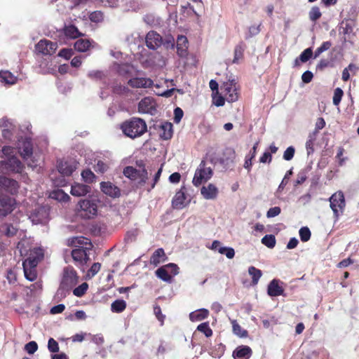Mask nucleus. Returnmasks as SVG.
<instances>
[{
    "mask_svg": "<svg viewBox=\"0 0 359 359\" xmlns=\"http://www.w3.org/2000/svg\"><path fill=\"white\" fill-rule=\"evenodd\" d=\"M179 267L174 263H169L158 268L155 273L156 276L163 281L171 283L172 277L179 273Z\"/></svg>",
    "mask_w": 359,
    "mask_h": 359,
    "instance_id": "nucleus-3",
    "label": "nucleus"
},
{
    "mask_svg": "<svg viewBox=\"0 0 359 359\" xmlns=\"http://www.w3.org/2000/svg\"><path fill=\"white\" fill-rule=\"evenodd\" d=\"M81 176L86 183L93 182L95 178V174L90 169L83 170Z\"/></svg>",
    "mask_w": 359,
    "mask_h": 359,
    "instance_id": "nucleus-49",
    "label": "nucleus"
},
{
    "mask_svg": "<svg viewBox=\"0 0 359 359\" xmlns=\"http://www.w3.org/2000/svg\"><path fill=\"white\" fill-rule=\"evenodd\" d=\"M123 175L131 180H139L138 184L142 186L146 184L148 180L147 169L137 170L133 166H126L123 171Z\"/></svg>",
    "mask_w": 359,
    "mask_h": 359,
    "instance_id": "nucleus-6",
    "label": "nucleus"
},
{
    "mask_svg": "<svg viewBox=\"0 0 359 359\" xmlns=\"http://www.w3.org/2000/svg\"><path fill=\"white\" fill-rule=\"evenodd\" d=\"M88 288V285L86 283H83L81 285L74 288L73 290L74 295L81 297L83 296Z\"/></svg>",
    "mask_w": 359,
    "mask_h": 359,
    "instance_id": "nucleus-48",
    "label": "nucleus"
},
{
    "mask_svg": "<svg viewBox=\"0 0 359 359\" xmlns=\"http://www.w3.org/2000/svg\"><path fill=\"white\" fill-rule=\"evenodd\" d=\"M18 149L23 159H28L33 154V144L32 140L27 137H22L18 140Z\"/></svg>",
    "mask_w": 359,
    "mask_h": 359,
    "instance_id": "nucleus-14",
    "label": "nucleus"
},
{
    "mask_svg": "<svg viewBox=\"0 0 359 359\" xmlns=\"http://www.w3.org/2000/svg\"><path fill=\"white\" fill-rule=\"evenodd\" d=\"M344 95V92L340 88H337L334 91L332 102L336 106L339 105Z\"/></svg>",
    "mask_w": 359,
    "mask_h": 359,
    "instance_id": "nucleus-51",
    "label": "nucleus"
},
{
    "mask_svg": "<svg viewBox=\"0 0 359 359\" xmlns=\"http://www.w3.org/2000/svg\"><path fill=\"white\" fill-rule=\"evenodd\" d=\"M218 252L222 255H225L229 259L233 258L235 255V251L232 248L222 247L218 249Z\"/></svg>",
    "mask_w": 359,
    "mask_h": 359,
    "instance_id": "nucleus-52",
    "label": "nucleus"
},
{
    "mask_svg": "<svg viewBox=\"0 0 359 359\" xmlns=\"http://www.w3.org/2000/svg\"><path fill=\"white\" fill-rule=\"evenodd\" d=\"M308 168L303 169L299 172L297 179L294 182V186H298L303 184L307 179Z\"/></svg>",
    "mask_w": 359,
    "mask_h": 359,
    "instance_id": "nucleus-46",
    "label": "nucleus"
},
{
    "mask_svg": "<svg viewBox=\"0 0 359 359\" xmlns=\"http://www.w3.org/2000/svg\"><path fill=\"white\" fill-rule=\"evenodd\" d=\"M44 258L43 250L41 248H34L30 251L28 257L24 262L29 263L32 266H37Z\"/></svg>",
    "mask_w": 359,
    "mask_h": 359,
    "instance_id": "nucleus-19",
    "label": "nucleus"
},
{
    "mask_svg": "<svg viewBox=\"0 0 359 359\" xmlns=\"http://www.w3.org/2000/svg\"><path fill=\"white\" fill-rule=\"evenodd\" d=\"M160 137L168 140L172 137V124L170 122H164L160 126Z\"/></svg>",
    "mask_w": 359,
    "mask_h": 359,
    "instance_id": "nucleus-30",
    "label": "nucleus"
},
{
    "mask_svg": "<svg viewBox=\"0 0 359 359\" xmlns=\"http://www.w3.org/2000/svg\"><path fill=\"white\" fill-rule=\"evenodd\" d=\"M50 196L51 198L61 202H67L70 199L69 196L62 189H57L53 191Z\"/></svg>",
    "mask_w": 359,
    "mask_h": 359,
    "instance_id": "nucleus-39",
    "label": "nucleus"
},
{
    "mask_svg": "<svg viewBox=\"0 0 359 359\" xmlns=\"http://www.w3.org/2000/svg\"><path fill=\"white\" fill-rule=\"evenodd\" d=\"M233 332L239 337H246L248 336V331L243 330L241 326L237 323L236 320H231Z\"/></svg>",
    "mask_w": 359,
    "mask_h": 359,
    "instance_id": "nucleus-40",
    "label": "nucleus"
},
{
    "mask_svg": "<svg viewBox=\"0 0 359 359\" xmlns=\"http://www.w3.org/2000/svg\"><path fill=\"white\" fill-rule=\"evenodd\" d=\"M80 216L85 219H90L94 217L97 212V204L90 200L84 199L79 203Z\"/></svg>",
    "mask_w": 359,
    "mask_h": 359,
    "instance_id": "nucleus-5",
    "label": "nucleus"
},
{
    "mask_svg": "<svg viewBox=\"0 0 359 359\" xmlns=\"http://www.w3.org/2000/svg\"><path fill=\"white\" fill-rule=\"evenodd\" d=\"M123 133L132 139L142 136L147 130L146 122L140 118L133 117L121 124Z\"/></svg>",
    "mask_w": 359,
    "mask_h": 359,
    "instance_id": "nucleus-1",
    "label": "nucleus"
},
{
    "mask_svg": "<svg viewBox=\"0 0 359 359\" xmlns=\"http://www.w3.org/2000/svg\"><path fill=\"white\" fill-rule=\"evenodd\" d=\"M223 156L220 158L219 162L224 165L233 163L236 158V152L233 149L228 147L223 151Z\"/></svg>",
    "mask_w": 359,
    "mask_h": 359,
    "instance_id": "nucleus-31",
    "label": "nucleus"
},
{
    "mask_svg": "<svg viewBox=\"0 0 359 359\" xmlns=\"http://www.w3.org/2000/svg\"><path fill=\"white\" fill-rule=\"evenodd\" d=\"M91 191V187L88 185L75 183L71 187V194L74 196H83L87 194L90 193Z\"/></svg>",
    "mask_w": 359,
    "mask_h": 359,
    "instance_id": "nucleus-25",
    "label": "nucleus"
},
{
    "mask_svg": "<svg viewBox=\"0 0 359 359\" xmlns=\"http://www.w3.org/2000/svg\"><path fill=\"white\" fill-rule=\"evenodd\" d=\"M13 128H4L2 130V137L4 139L8 141H11L13 137Z\"/></svg>",
    "mask_w": 359,
    "mask_h": 359,
    "instance_id": "nucleus-61",
    "label": "nucleus"
},
{
    "mask_svg": "<svg viewBox=\"0 0 359 359\" xmlns=\"http://www.w3.org/2000/svg\"><path fill=\"white\" fill-rule=\"evenodd\" d=\"M184 115V112L182 109L180 107H176L174 110V121L175 123H179L181 119L182 118V116Z\"/></svg>",
    "mask_w": 359,
    "mask_h": 359,
    "instance_id": "nucleus-64",
    "label": "nucleus"
},
{
    "mask_svg": "<svg viewBox=\"0 0 359 359\" xmlns=\"http://www.w3.org/2000/svg\"><path fill=\"white\" fill-rule=\"evenodd\" d=\"M168 257L163 248L156 250L150 257V264L157 266L161 262L166 261Z\"/></svg>",
    "mask_w": 359,
    "mask_h": 359,
    "instance_id": "nucleus-27",
    "label": "nucleus"
},
{
    "mask_svg": "<svg viewBox=\"0 0 359 359\" xmlns=\"http://www.w3.org/2000/svg\"><path fill=\"white\" fill-rule=\"evenodd\" d=\"M18 182L6 177H0V194L15 195L19 189Z\"/></svg>",
    "mask_w": 359,
    "mask_h": 359,
    "instance_id": "nucleus-8",
    "label": "nucleus"
},
{
    "mask_svg": "<svg viewBox=\"0 0 359 359\" xmlns=\"http://www.w3.org/2000/svg\"><path fill=\"white\" fill-rule=\"evenodd\" d=\"M221 90L228 102H233L238 100V89L236 88V83L233 80L224 83Z\"/></svg>",
    "mask_w": 359,
    "mask_h": 359,
    "instance_id": "nucleus-10",
    "label": "nucleus"
},
{
    "mask_svg": "<svg viewBox=\"0 0 359 359\" xmlns=\"http://www.w3.org/2000/svg\"><path fill=\"white\" fill-rule=\"evenodd\" d=\"M248 273L252 278V284L253 285H256L262 276V271L253 266H251L248 268Z\"/></svg>",
    "mask_w": 359,
    "mask_h": 359,
    "instance_id": "nucleus-37",
    "label": "nucleus"
},
{
    "mask_svg": "<svg viewBox=\"0 0 359 359\" xmlns=\"http://www.w3.org/2000/svg\"><path fill=\"white\" fill-rule=\"evenodd\" d=\"M252 355V348L246 345L238 346L232 353L234 359H250Z\"/></svg>",
    "mask_w": 359,
    "mask_h": 359,
    "instance_id": "nucleus-20",
    "label": "nucleus"
},
{
    "mask_svg": "<svg viewBox=\"0 0 359 359\" xmlns=\"http://www.w3.org/2000/svg\"><path fill=\"white\" fill-rule=\"evenodd\" d=\"M201 192L205 199H215L218 194V189L214 184H209L207 187H203Z\"/></svg>",
    "mask_w": 359,
    "mask_h": 359,
    "instance_id": "nucleus-29",
    "label": "nucleus"
},
{
    "mask_svg": "<svg viewBox=\"0 0 359 359\" xmlns=\"http://www.w3.org/2000/svg\"><path fill=\"white\" fill-rule=\"evenodd\" d=\"M332 46L331 41H324L320 47H318L314 53V58L318 57L322 53L329 50Z\"/></svg>",
    "mask_w": 359,
    "mask_h": 359,
    "instance_id": "nucleus-45",
    "label": "nucleus"
},
{
    "mask_svg": "<svg viewBox=\"0 0 359 359\" xmlns=\"http://www.w3.org/2000/svg\"><path fill=\"white\" fill-rule=\"evenodd\" d=\"M321 15L322 13L318 6H313L309 13V19L312 22H316L320 18Z\"/></svg>",
    "mask_w": 359,
    "mask_h": 359,
    "instance_id": "nucleus-44",
    "label": "nucleus"
},
{
    "mask_svg": "<svg viewBox=\"0 0 359 359\" xmlns=\"http://www.w3.org/2000/svg\"><path fill=\"white\" fill-rule=\"evenodd\" d=\"M76 169V163L75 161H60L57 165L58 171L63 175L70 176Z\"/></svg>",
    "mask_w": 359,
    "mask_h": 359,
    "instance_id": "nucleus-22",
    "label": "nucleus"
},
{
    "mask_svg": "<svg viewBox=\"0 0 359 359\" xmlns=\"http://www.w3.org/2000/svg\"><path fill=\"white\" fill-rule=\"evenodd\" d=\"M0 81L6 84H14L17 81V77L8 71H0Z\"/></svg>",
    "mask_w": 359,
    "mask_h": 359,
    "instance_id": "nucleus-36",
    "label": "nucleus"
},
{
    "mask_svg": "<svg viewBox=\"0 0 359 359\" xmlns=\"http://www.w3.org/2000/svg\"><path fill=\"white\" fill-rule=\"evenodd\" d=\"M209 316V311L206 309H198L189 314V319L192 322L201 321L207 318Z\"/></svg>",
    "mask_w": 359,
    "mask_h": 359,
    "instance_id": "nucleus-33",
    "label": "nucleus"
},
{
    "mask_svg": "<svg viewBox=\"0 0 359 359\" xmlns=\"http://www.w3.org/2000/svg\"><path fill=\"white\" fill-rule=\"evenodd\" d=\"M281 212L280 208L276 206L273 208H271L266 213L267 217H274L278 216Z\"/></svg>",
    "mask_w": 359,
    "mask_h": 359,
    "instance_id": "nucleus-63",
    "label": "nucleus"
},
{
    "mask_svg": "<svg viewBox=\"0 0 359 359\" xmlns=\"http://www.w3.org/2000/svg\"><path fill=\"white\" fill-rule=\"evenodd\" d=\"M90 247L79 246L72 251V257L77 266H83L89 260L88 251L90 250Z\"/></svg>",
    "mask_w": 359,
    "mask_h": 359,
    "instance_id": "nucleus-12",
    "label": "nucleus"
},
{
    "mask_svg": "<svg viewBox=\"0 0 359 359\" xmlns=\"http://www.w3.org/2000/svg\"><path fill=\"white\" fill-rule=\"evenodd\" d=\"M79 280L76 271L72 266H67L63 271V276L61 281V287L70 289L76 285Z\"/></svg>",
    "mask_w": 359,
    "mask_h": 359,
    "instance_id": "nucleus-7",
    "label": "nucleus"
},
{
    "mask_svg": "<svg viewBox=\"0 0 359 359\" xmlns=\"http://www.w3.org/2000/svg\"><path fill=\"white\" fill-rule=\"evenodd\" d=\"M163 40L161 36L156 32L150 31L146 36V45L151 50H156L162 44Z\"/></svg>",
    "mask_w": 359,
    "mask_h": 359,
    "instance_id": "nucleus-17",
    "label": "nucleus"
},
{
    "mask_svg": "<svg viewBox=\"0 0 359 359\" xmlns=\"http://www.w3.org/2000/svg\"><path fill=\"white\" fill-rule=\"evenodd\" d=\"M330 208L333 211L334 217L337 219L343 213L346 205L344 196L342 191H338L332 195L330 198Z\"/></svg>",
    "mask_w": 359,
    "mask_h": 359,
    "instance_id": "nucleus-4",
    "label": "nucleus"
},
{
    "mask_svg": "<svg viewBox=\"0 0 359 359\" xmlns=\"http://www.w3.org/2000/svg\"><path fill=\"white\" fill-rule=\"evenodd\" d=\"M101 264L98 262L94 263L88 271V275L94 276L100 270Z\"/></svg>",
    "mask_w": 359,
    "mask_h": 359,
    "instance_id": "nucleus-62",
    "label": "nucleus"
},
{
    "mask_svg": "<svg viewBox=\"0 0 359 359\" xmlns=\"http://www.w3.org/2000/svg\"><path fill=\"white\" fill-rule=\"evenodd\" d=\"M154 313L156 318L161 323V325H163L165 316L162 313L161 309L159 305L156 304L154 306Z\"/></svg>",
    "mask_w": 359,
    "mask_h": 359,
    "instance_id": "nucleus-54",
    "label": "nucleus"
},
{
    "mask_svg": "<svg viewBox=\"0 0 359 359\" xmlns=\"http://www.w3.org/2000/svg\"><path fill=\"white\" fill-rule=\"evenodd\" d=\"M299 233L300 239L302 242H307L311 238V231L306 226L302 227L299 229Z\"/></svg>",
    "mask_w": 359,
    "mask_h": 359,
    "instance_id": "nucleus-47",
    "label": "nucleus"
},
{
    "mask_svg": "<svg viewBox=\"0 0 359 359\" xmlns=\"http://www.w3.org/2000/svg\"><path fill=\"white\" fill-rule=\"evenodd\" d=\"M57 48V43L48 39H41L36 45L37 53L44 55H53Z\"/></svg>",
    "mask_w": 359,
    "mask_h": 359,
    "instance_id": "nucleus-13",
    "label": "nucleus"
},
{
    "mask_svg": "<svg viewBox=\"0 0 359 359\" xmlns=\"http://www.w3.org/2000/svg\"><path fill=\"white\" fill-rule=\"evenodd\" d=\"M295 153V149L293 147L290 146L286 149L283 154V158L285 161H290L293 158Z\"/></svg>",
    "mask_w": 359,
    "mask_h": 359,
    "instance_id": "nucleus-58",
    "label": "nucleus"
},
{
    "mask_svg": "<svg viewBox=\"0 0 359 359\" xmlns=\"http://www.w3.org/2000/svg\"><path fill=\"white\" fill-rule=\"evenodd\" d=\"M103 13L100 11H95L90 13L89 19L93 22H100L103 20Z\"/></svg>",
    "mask_w": 359,
    "mask_h": 359,
    "instance_id": "nucleus-50",
    "label": "nucleus"
},
{
    "mask_svg": "<svg viewBox=\"0 0 359 359\" xmlns=\"http://www.w3.org/2000/svg\"><path fill=\"white\" fill-rule=\"evenodd\" d=\"M276 238L275 236L272 234H267L265 235L262 238V243L264 244L265 246L268 247L269 248H273L276 245Z\"/></svg>",
    "mask_w": 359,
    "mask_h": 359,
    "instance_id": "nucleus-42",
    "label": "nucleus"
},
{
    "mask_svg": "<svg viewBox=\"0 0 359 359\" xmlns=\"http://www.w3.org/2000/svg\"><path fill=\"white\" fill-rule=\"evenodd\" d=\"M48 348L51 353H57L59 351L58 343L53 339L50 338L48 342Z\"/></svg>",
    "mask_w": 359,
    "mask_h": 359,
    "instance_id": "nucleus-56",
    "label": "nucleus"
},
{
    "mask_svg": "<svg viewBox=\"0 0 359 359\" xmlns=\"http://www.w3.org/2000/svg\"><path fill=\"white\" fill-rule=\"evenodd\" d=\"M15 200L7 194H0V217L11 214L15 208Z\"/></svg>",
    "mask_w": 359,
    "mask_h": 359,
    "instance_id": "nucleus-9",
    "label": "nucleus"
},
{
    "mask_svg": "<svg viewBox=\"0 0 359 359\" xmlns=\"http://www.w3.org/2000/svg\"><path fill=\"white\" fill-rule=\"evenodd\" d=\"M246 48V46L243 41L239 42L234 48V55L233 63H238L243 59L244 51Z\"/></svg>",
    "mask_w": 359,
    "mask_h": 359,
    "instance_id": "nucleus-32",
    "label": "nucleus"
},
{
    "mask_svg": "<svg viewBox=\"0 0 359 359\" xmlns=\"http://www.w3.org/2000/svg\"><path fill=\"white\" fill-rule=\"evenodd\" d=\"M185 200V192L183 189H181L173 197L172 200V205L175 209H182L184 206Z\"/></svg>",
    "mask_w": 359,
    "mask_h": 359,
    "instance_id": "nucleus-28",
    "label": "nucleus"
},
{
    "mask_svg": "<svg viewBox=\"0 0 359 359\" xmlns=\"http://www.w3.org/2000/svg\"><path fill=\"white\" fill-rule=\"evenodd\" d=\"M25 277L29 281H34L37 278V266H32L26 262H22Z\"/></svg>",
    "mask_w": 359,
    "mask_h": 359,
    "instance_id": "nucleus-26",
    "label": "nucleus"
},
{
    "mask_svg": "<svg viewBox=\"0 0 359 359\" xmlns=\"http://www.w3.org/2000/svg\"><path fill=\"white\" fill-rule=\"evenodd\" d=\"M313 55L311 48L305 49L299 55V60L302 62H306Z\"/></svg>",
    "mask_w": 359,
    "mask_h": 359,
    "instance_id": "nucleus-53",
    "label": "nucleus"
},
{
    "mask_svg": "<svg viewBox=\"0 0 359 359\" xmlns=\"http://www.w3.org/2000/svg\"><path fill=\"white\" fill-rule=\"evenodd\" d=\"M117 71L120 75H128L130 73V66L128 64L119 65Z\"/></svg>",
    "mask_w": 359,
    "mask_h": 359,
    "instance_id": "nucleus-57",
    "label": "nucleus"
},
{
    "mask_svg": "<svg viewBox=\"0 0 359 359\" xmlns=\"http://www.w3.org/2000/svg\"><path fill=\"white\" fill-rule=\"evenodd\" d=\"M72 243L75 245V246L79 247L83 246V247H92L90 239L85 238V237H75L73 238Z\"/></svg>",
    "mask_w": 359,
    "mask_h": 359,
    "instance_id": "nucleus-43",
    "label": "nucleus"
},
{
    "mask_svg": "<svg viewBox=\"0 0 359 359\" xmlns=\"http://www.w3.org/2000/svg\"><path fill=\"white\" fill-rule=\"evenodd\" d=\"M126 302L123 299H117L112 302L111 310L114 313H121L126 308Z\"/></svg>",
    "mask_w": 359,
    "mask_h": 359,
    "instance_id": "nucleus-38",
    "label": "nucleus"
},
{
    "mask_svg": "<svg viewBox=\"0 0 359 359\" xmlns=\"http://www.w3.org/2000/svg\"><path fill=\"white\" fill-rule=\"evenodd\" d=\"M213 171L210 167H206V162L202 160L196 169L193 178V184L198 187L207 182L212 176Z\"/></svg>",
    "mask_w": 359,
    "mask_h": 359,
    "instance_id": "nucleus-2",
    "label": "nucleus"
},
{
    "mask_svg": "<svg viewBox=\"0 0 359 359\" xmlns=\"http://www.w3.org/2000/svg\"><path fill=\"white\" fill-rule=\"evenodd\" d=\"M91 46V41L89 39H78L74 43V48L78 52H86L88 50H89L90 47Z\"/></svg>",
    "mask_w": 359,
    "mask_h": 359,
    "instance_id": "nucleus-34",
    "label": "nucleus"
},
{
    "mask_svg": "<svg viewBox=\"0 0 359 359\" xmlns=\"http://www.w3.org/2000/svg\"><path fill=\"white\" fill-rule=\"evenodd\" d=\"M128 84L134 88H151L154 86V81L149 78L135 77L129 79Z\"/></svg>",
    "mask_w": 359,
    "mask_h": 359,
    "instance_id": "nucleus-18",
    "label": "nucleus"
},
{
    "mask_svg": "<svg viewBox=\"0 0 359 359\" xmlns=\"http://www.w3.org/2000/svg\"><path fill=\"white\" fill-rule=\"evenodd\" d=\"M196 330L205 334L206 337H210L213 332L212 329L210 327L209 323H202L198 325Z\"/></svg>",
    "mask_w": 359,
    "mask_h": 359,
    "instance_id": "nucleus-41",
    "label": "nucleus"
},
{
    "mask_svg": "<svg viewBox=\"0 0 359 359\" xmlns=\"http://www.w3.org/2000/svg\"><path fill=\"white\" fill-rule=\"evenodd\" d=\"M48 210L45 207H39L31 214L30 219L34 224H45L48 221Z\"/></svg>",
    "mask_w": 359,
    "mask_h": 359,
    "instance_id": "nucleus-16",
    "label": "nucleus"
},
{
    "mask_svg": "<svg viewBox=\"0 0 359 359\" xmlns=\"http://www.w3.org/2000/svg\"><path fill=\"white\" fill-rule=\"evenodd\" d=\"M280 281L278 279H273L268 285L267 294L270 297H278L283 295L284 288L280 285Z\"/></svg>",
    "mask_w": 359,
    "mask_h": 359,
    "instance_id": "nucleus-21",
    "label": "nucleus"
},
{
    "mask_svg": "<svg viewBox=\"0 0 359 359\" xmlns=\"http://www.w3.org/2000/svg\"><path fill=\"white\" fill-rule=\"evenodd\" d=\"M64 33L66 36L71 39H76L83 36V34H81L79 31L78 28L74 25L65 26L64 28Z\"/></svg>",
    "mask_w": 359,
    "mask_h": 359,
    "instance_id": "nucleus-35",
    "label": "nucleus"
},
{
    "mask_svg": "<svg viewBox=\"0 0 359 359\" xmlns=\"http://www.w3.org/2000/svg\"><path fill=\"white\" fill-rule=\"evenodd\" d=\"M94 168L97 172L104 173L108 170V165L103 161H98Z\"/></svg>",
    "mask_w": 359,
    "mask_h": 359,
    "instance_id": "nucleus-59",
    "label": "nucleus"
},
{
    "mask_svg": "<svg viewBox=\"0 0 359 359\" xmlns=\"http://www.w3.org/2000/svg\"><path fill=\"white\" fill-rule=\"evenodd\" d=\"M37 349H38V344L34 341L28 342L25 346V350L29 354H33L34 353H35L37 351Z\"/></svg>",
    "mask_w": 359,
    "mask_h": 359,
    "instance_id": "nucleus-55",
    "label": "nucleus"
},
{
    "mask_svg": "<svg viewBox=\"0 0 359 359\" xmlns=\"http://www.w3.org/2000/svg\"><path fill=\"white\" fill-rule=\"evenodd\" d=\"M73 55V51L72 49L69 48H62L60 50L58 53V56L61 57H64L66 60H69Z\"/></svg>",
    "mask_w": 359,
    "mask_h": 359,
    "instance_id": "nucleus-60",
    "label": "nucleus"
},
{
    "mask_svg": "<svg viewBox=\"0 0 359 359\" xmlns=\"http://www.w3.org/2000/svg\"><path fill=\"white\" fill-rule=\"evenodd\" d=\"M100 189L104 194L112 198H119L121 195L120 188L109 181L102 182L100 183Z\"/></svg>",
    "mask_w": 359,
    "mask_h": 359,
    "instance_id": "nucleus-15",
    "label": "nucleus"
},
{
    "mask_svg": "<svg viewBox=\"0 0 359 359\" xmlns=\"http://www.w3.org/2000/svg\"><path fill=\"white\" fill-rule=\"evenodd\" d=\"M0 168L13 172L21 173L23 171L24 165L17 157L12 156L6 161H1Z\"/></svg>",
    "mask_w": 359,
    "mask_h": 359,
    "instance_id": "nucleus-11",
    "label": "nucleus"
},
{
    "mask_svg": "<svg viewBox=\"0 0 359 359\" xmlns=\"http://www.w3.org/2000/svg\"><path fill=\"white\" fill-rule=\"evenodd\" d=\"M188 39L185 36L180 35L177 39V53L181 57H187L188 54Z\"/></svg>",
    "mask_w": 359,
    "mask_h": 359,
    "instance_id": "nucleus-24",
    "label": "nucleus"
},
{
    "mask_svg": "<svg viewBox=\"0 0 359 359\" xmlns=\"http://www.w3.org/2000/svg\"><path fill=\"white\" fill-rule=\"evenodd\" d=\"M155 109L154 100L149 97H144L138 104V111L144 114H151Z\"/></svg>",
    "mask_w": 359,
    "mask_h": 359,
    "instance_id": "nucleus-23",
    "label": "nucleus"
}]
</instances>
